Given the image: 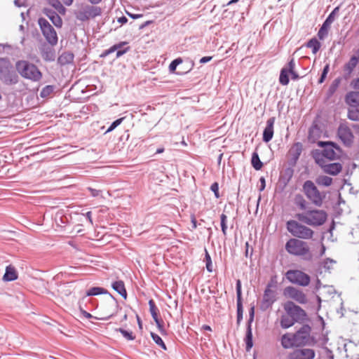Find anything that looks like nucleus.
I'll return each instance as SVG.
<instances>
[{"mask_svg": "<svg viewBox=\"0 0 359 359\" xmlns=\"http://www.w3.org/2000/svg\"><path fill=\"white\" fill-rule=\"evenodd\" d=\"M317 145L323 148V150L313 149L311 151V156L317 165L326 162L325 158L330 161L335 160L338 157L336 151H341L340 147L332 141H318Z\"/></svg>", "mask_w": 359, "mask_h": 359, "instance_id": "nucleus-1", "label": "nucleus"}, {"mask_svg": "<svg viewBox=\"0 0 359 359\" xmlns=\"http://www.w3.org/2000/svg\"><path fill=\"white\" fill-rule=\"evenodd\" d=\"M286 251L292 255L301 257L305 261H311L313 255L305 241L298 238H290L285 243Z\"/></svg>", "mask_w": 359, "mask_h": 359, "instance_id": "nucleus-2", "label": "nucleus"}, {"mask_svg": "<svg viewBox=\"0 0 359 359\" xmlns=\"http://www.w3.org/2000/svg\"><path fill=\"white\" fill-rule=\"evenodd\" d=\"M15 69L22 77L34 82L39 81L42 78V73L39 68L27 60L17 61Z\"/></svg>", "mask_w": 359, "mask_h": 359, "instance_id": "nucleus-3", "label": "nucleus"}, {"mask_svg": "<svg viewBox=\"0 0 359 359\" xmlns=\"http://www.w3.org/2000/svg\"><path fill=\"white\" fill-rule=\"evenodd\" d=\"M0 80L7 86L15 85L19 81L16 69L7 57H0Z\"/></svg>", "mask_w": 359, "mask_h": 359, "instance_id": "nucleus-4", "label": "nucleus"}, {"mask_svg": "<svg viewBox=\"0 0 359 359\" xmlns=\"http://www.w3.org/2000/svg\"><path fill=\"white\" fill-rule=\"evenodd\" d=\"M296 218L308 225L318 226L323 225L327 219V215L323 210H308L304 213H298Z\"/></svg>", "mask_w": 359, "mask_h": 359, "instance_id": "nucleus-5", "label": "nucleus"}, {"mask_svg": "<svg viewBox=\"0 0 359 359\" xmlns=\"http://www.w3.org/2000/svg\"><path fill=\"white\" fill-rule=\"evenodd\" d=\"M286 228L295 238L310 239L313 237L314 231L309 227L299 223L296 220L290 219L286 222Z\"/></svg>", "mask_w": 359, "mask_h": 359, "instance_id": "nucleus-6", "label": "nucleus"}, {"mask_svg": "<svg viewBox=\"0 0 359 359\" xmlns=\"http://www.w3.org/2000/svg\"><path fill=\"white\" fill-rule=\"evenodd\" d=\"M303 191L306 197L316 205L321 206L324 195H322L311 180H306L303 184Z\"/></svg>", "mask_w": 359, "mask_h": 359, "instance_id": "nucleus-7", "label": "nucleus"}, {"mask_svg": "<svg viewBox=\"0 0 359 359\" xmlns=\"http://www.w3.org/2000/svg\"><path fill=\"white\" fill-rule=\"evenodd\" d=\"M311 327L308 324L303 325L295 333L294 340L298 347L313 345L315 339L311 337Z\"/></svg>", "mask_w": 359, "mask_h": 359, "instance_id": "nucleus-8", "label": "nucleus"}, {"mask_svg": "<svg viewBox=\"0 0 359 359\" xmlns=\"http://www.w3.org/2000/svg\"><path fill=\"white\" fill-rule=\"evenodd\" d=\"M38 25L47 42L51 46H55L58 41L56 31L49 22L43 18H39Z\"/></svg>", "mask_w": 359, "mask_h": 359, "instance_id": "nucleus-9", "label": "nucleus"}, {"mask_svg": "<svg viewBox=\"0 0 359 359\" xmlns=\"http://www.w3.org/2000/svg\"><path fill=\"white\" fill-rule=\"evenodd\" d=\"M285 313L289 314L296 323H303L307 320L306 311L293 302L288 301L284 304Z\"/></svg>", "mask_w": 359, "mask_h": 359, "instance_id": "nucleus-10", "label": "nucleus"}, {"mask_svg": "<svg viewBox=\"0 0 359 359\" xmlns=\"http://www.w3.org/2000/svg\"><path fill=\"white\" fill-rule=\"evenodd\" d=\"M285 276L290 283L300 286H307L311 280L308 274L299 270H289Z\"/></svg>", "mask_w": 359, "mask_h": 359, "instance_id": "nucleus-11", "label": "nucleus"}, {"mask_svg": "<svg viewBox=\"0 0 359 359\" xmlns=\"http://www.w3.org/2000/svg\"><path fill=\"white\" fill-rule=\"evenodd\" d=\"M102 13V9L98 6H86L83 9L80 10L76 15V18L85 22L90 18H95Z\"/></svg>", "mask_w": 359, "mask_h": 359, "instance_id": "nucleus-12", "label": "nucleus"}, {"mask_svg": "<svg viewBox=\"0 0 359 359\" xmlns=\"http://www.w3.org/2000/svg\"><path fill=\"white\" fill-rule=\"evenodd\" d=\"M337 136L346 147H351L353 143L354 135L346 123H341L337 129Z\"/></svg>", "mask_w": 359, "mask_h": 359, "instance_id": "nucleus-13", "label": "nucleus"}, {"mask_svg": "<svg viewBox=\"0 0 359 359\" xmlns=\"http://www.w3.org/2000/svg\"><path fill=\"white\" fill-rule=\"evenodd\" d=\"M271 287L272 285L269 283L264 290L260 305V309L262 311H266L271 308L276 300L275 292L271 289Z\"/></svg>", "mask_w": 359, "mask_h": 359, "instance_id": "nucleus-14", "label": "nucleus"}, {"mask_svg": "<svg viewBox=\"0 0 359 359\" xmlns=\"http://www.w3.org/2000/svg\"><path fill=\"white\" fill-rule=\"evenodd\" d=\"M315 351L311 348L296 347L288 353L287 359H313Z\"/></svg>", "mask_w": 359, "mask_h": 359, "instance_id": "nucleus-15", "label": "nucleus"}, {"mask_svg": "<svg viewBox=\"0 0 359 359\" xmlns=\"http://www.w3.org/2000/svg\"><path fill=\"white\" fill-rule=\"evenodd\" d=\"M359 63V48L357 49L354 54L350 57L349 60L344 65V75L343 77L345 80H348L354 69Z\"/></svg>", "mask_w": 359, "mask_h": 359, "instance_id": "nucleus-16", "label": "nucleus"}, {"mask_svg": "<svg viewBox=\"0 0 359 359\" xmlns=\"http://www.w3.org/2000/svg\"><path fill=\"white\" fill-rule=\"evenodd\" d=\"M236 307H237L236 324L238 326H239L243 320V316L241 282L240 280H236Z\"/></svg>", "mask_w": 359, "mask_h": 359, "instance_id": "nucleus-17", "label": "nucleus"}, {"mask_svg": "<svg viewBox=\"0 0 359 359\" xmlns=\"http://www.w3.org/2000/svg\"><path fill=\"white\" fill-rule=\"evenodd\" d=\"M284 294L295 300L299 304H304L307 302L306 294L302 291L297 290L294 287H286L284 290Z\"/></svg>", "mask_w": 359, "mask_h": 359, "instance_id": "nucleus-18", "label": "nucleus"}, {"mask_svg": "<svg viewBox=\"0 0 359 359\" xmlns=\"http://www.w3.org/2000/svg\"><path fill=\"white\" fill-rule=\"evenodd\" d=\"M295 62L294 58H291L287 63V67H283L280 70V76H279V82L283 86L288 85L290 82L289 74L295 72Z\"/></svg>", "mask_w": 359, "mask_h": 359, "instance_id": "nucleus-19", "label": "nucleus"}, {"mask_svg": "<svg viewBox=\"0 0 359 359\" xmlns=\"http://www.w3.org/2000/svg\"><path fill=\"white\" fill-rule=\"evenodd\" d=\"M53 46L43 43L39 47V52L43 60L46 62H53L55 60V50Z\"/></svg>", "mask_w": 359, "mask_h": 359, "instance_id": "nucleus-20", "label": "nucleus"}, {"mask_svg": "<svg viewBox=\"0 0 359 359\" xmlns=\"http://www.w3.org/2000/svg\"><path fill=\"white\" fill-rule=\"evenodd\" d=\"M302 151L303 144L301 142H297L292 144L290 149L289 150V154L290 155L289 164L290 165L294 166L297 164Z\"/></svg>", "mask_w": 359, "mask_h": 359, "instance_id": "nucleus-21", "label": "nucleus"}, {"mask_svg": "<svg viewBox=\"0 0 359 359\" xmlns=\"http://www.w3.org/2000/svg\"><path fill=\"white\" fill-rule=\"evenodd\" d=\"M318 165L323 169L324 172L331 175H337L342 170V165L340 163H326V162H323Z\"/></svg>", "mask_w": 359, "mask_h": 359, "instance_id": "nucleus-22", "label": "nucleus"}, {"mask_svg": "<svg viewBox=\"0 0 359 359\" xmlns=\"http://www.w3.org/2000/svg\"><path fill=\"white\" fill-rule=\"evenodd\" d=\"M276 121L275 117L269 118L266 121V126L263 131L262 140L267 143L271 141L273 137V125Z\"/></svg>", "mask_w": 359, "mask_h": 359, "instance_id": "nucleus-23", "label": "nucleus"}, {"mask_svg": "<svg viewBox=\"0 0 359 359\" xmlns=\"http://www.w3.org/2000/svg\"><path fill=\"white\" fill-rule=\"evenodd\" d=\"M42 12L45 15H46L50 19V20L56 27H62V20L55 11L49 8H44Z\"/></svg>", "mask_w": 359, "mask_h": 359, "instance_id": "nucleus-24", "label": "nucleus"}, {"mask_svg": "<svg viewBox=\"0 0 359 359\" xmlns=\"http://www.w3.org/2000/svg\"><path fill=\"white\" fill-rule=\"evenodd\" d=\"M293 175L294 170L290 167L285 168L283 172H280L279 183L282 186V189H284L287 187L292 178Z\"/></svg>", "mask_w": 359, "mask_h": 359, "instance_id": "nucleus-25", "label": "nucleus"}, {"mask_svg": "<svg viewBox=\"0 0 359 359\" xmlns=\"http://www.w3.org/2000/svg\"><path fill=\"white\" fill-rule=\"evenodd\" d=\"M281 345L285 349L292 347H298L297 344L294 340V334L290 333H286L282 336Z\"/></svg>", "mask_w": 359, "mask_h": 359, "instance_id": "nucleus-26", "label": "nucleus"}, {"mask_svg": "<svg viewBox=\"0 0 359 359\" xmlns=\"http://www.w3.org/2000/svg\"><path fill=\"white\" fill-rule=\"evenodd\" d=\"M345 102L351 107H359V91H351L346 93Z\"/></svg>", "mask_w": 359, "mask_h": 359, "instance_id": "nucleus-27", "label": "nucleus"}, {"mask_svg": "<svg viewBox=\"0 0 359 359\" xmlns=\"http://www.w3.org/2000/svg\"><path fill=\"white\" fill-rule=\"evenodd\" d=\"M18 273L15 268L12 265H8L6 267L5 273L3 276V280L6 282L13 281L18 279Z\"/></svg>", "mask_w": 359, "mask_h": 359, "instance_id": "nucleus-28", "label": "nucleus"}, {"mask_svg": "<svg viewBox=\"0 0 359 359\" xmlns=\"http://www.w3.org/2000/svg\"><path fill=\"white\" fill-rule=\"evenodd\" d=\"M111 287L118 293L124 299H127V291L123 280H116L111 283Z\"/></svg>", "mask_w": 359, "mask_h": 359, "instance_id": "nucleus-29", "label": "nucleus"}, {"mask_svg": "<svg viewBox=\"0 0 359 359\" xmlns=\"http://www.w3.org/2000/svg\"><path fill=\"white\" fill-rule=\"evenodd\" d=\"M74 55L72 52H64L57 58V63L60 66L72 64L74 62Z\"/></svg>", "mask_w": 359, "mask_h": 359, "instance_id": "nucleus-30", "label": "nucleus"}, {"mask_svg": "<svg viewBox=\"0 0 359 359\" xmlns=\"http://www.w3.org/2000/svg\"><path fill=\"white\" fill-rule=\"evenodd\" d=\"M109 294V296L114 300H116V299L113 297V295H111L106 289H104V287H90V289H88L87 291H86V296H96V295H99V294Z\"/></svg>", "mask_w": 359, "mask_h": 359, "instance_id": "nucleus-31", "label": "nucleus"}, {"mask_svg": "<svg viewBox=\"0 0 359 359\" xmlns=\"http://www.w3.org/2000/svg\"><path fill=\"white\" fill-rule=\"evenodd\" d=\"M296 322L294 319L287 313L283 314L280 317V325L283 329H287L294 325Z\"/></svg>", "mask_w": 359, "mask_h": 359, "instance_id": "nucleus-32", "label": "nucleus"}, {"mask_svg": "<svg viewBox=\"0 0 359 359\" xmlns=\"http://www.w3.org/2000/svg\"><path fill=\"white\" fill-rule=\"evenodd\" d=\"M128 42L127 41H121L118 43L114 44L109 49L104 50L100 55V57H106L109 54L115 52L116 50L120 49L121 48L128 45Z\"/></svg>", "mask_w": 359, "mask_h": 359, "instance_id": "nucleus-33", "label": "nucleus"}, {"mask_svg": "<svg viewBox=\"0 0 359 359\" xmlns=\"http://www.w3.org/2000/svg\"><path fill=\"white\" fill-rule=\"evenodd\" d=\"M245 344V349L247 351H250L253 346V336L252 328L246 329V333L244 338Z\"/></svg>", "mask_w": 359, "mask_h": 359, "instance_id": "nucleus-34", "label": "nucleus"}, {"mask_svg": "<svg viewBox=\"0 0 359 359\" xmlns=\"http://www.w3.org/2000/svg\"><path fill=\"white\" fill-rule=\"evenodd\" d=\"M341 79L338 77L332 82L327 92V98H330L334 94L341 83Z\"/></svg>", "mask_w": 359, "mask_h": 359, "instance_id": "nucleus-35", "label": "nucleus"}, {"mask_svg": "<svg viewBox=\"0 0 359 359\" xmlns=\"http://www.w3.org/2000/svg\"><path fill=\"white\" fill-rule=\"evenodd\" d=\"M331 24L324 21L318 32V37L320 40H323L328 34V28Z\"/></svg>", "mask_w": 359, "mask_h": 359, "instance_id": "nucleus-36", "label": "nucleus"}, {"mask_svg": "<svg viewBox=\"0 0 359 359\" xmlns=\"http://www.w3.org/2000/svg\"><path fill=\"white\" fill-rule=\"evenodd\" d=\"M320 43L316 39V38H312L307 41L306 46L312 49V53L316 54L320 48Z\"/></svg>", "mask_w": 359, "mask_h": 359, "instance_id": "nucleus-37", "label": "nucleus"}, {"mask_svg": "<svg viewBox=\"0 0 359 359\" xmlns=\"http://www.w3.org/2000/svg\"><path fill=\"white\" fill-rule=\"evenodd\" d=\"M251 163L256 170H261L263 166V163L261 161L259 156L256 151L253 152L252 154Z\"/></svg>", "mask_w": 359, "mask_h": 359, "instance_id": "nucleus-38", "label": "nucleus"}, {"mask_svg": "<svg viewBox=\"0 0 359 359\" xmlns=\"http://www.w3.org/2000/svg\"><path fill=\"white\" fill-rule=\"evenodd\" d=\"M48 3L53 6L59 13L64 15L66 9L59 0H47Z\"/></svg>", "mask_w": 359, "mask_h": 359, "instance_id": "nucleus-39", "label": "nucleus"}, {"mask_svg": "<svg viewBox=\"0 0 359 359\" xmlns=\"http://www.w3.org/2000/svg\"><path fill=\"white\" fill-rule=\"evenodd\" d=\"M294 204L298 206L301 210H306L307 203L304 196L301 194H296L294 198Z\"/></svg>", "mask_w": 359, "mask_h": 359, "instance_id": "nucleus-40", "label": "nucleus"}, {"mask_svg": "<svg viewBox=\"0 0 359 359\" xmlns=\"http://www.w3.org/2000/svg\"><path fill=\"white\" fill-rule=\"evenodd\" d=\"M149 311L151 313V315L154 319V320H159L158 318V309L157 306H156V304L153 299H150L149 301Z\"/></svg>", "mask_w": 359, "mask_h": 359, "instance_id": "nucleus-41", "label": "nucleus"}, {"mask_svg": "<svg viewBox=\"0 0 359 359\" xmlns=\"http://www.w3.org/2000/svg\"><path fill=\"white\" fill-rule=\"evenodd\" d=\"M183 63L184 66V67L183 68L184 71L182 72H177V74L179 75L189 73V72H191V70L193 69L194 66V62L189 58H186L185 60H184Z\"/></svg>", "mask_w": 359, "mask_h": 359, "instance_id": "nucleus-42", "label": "nucleus"}, {"mask_svg": "<svg viewBox=\"0 0 359 359\" xmlns=\"http://www.w3.org/2000/svg\"><path fill=\"white\" fill-rule=\"evenodd\" d=\"M150 335H151V337L153 339V341L158 346H160L164 351L167 350V346H166L165 344L164 343V341H163V339H161V337L159 335H158L157 334H156L153 332H150Z\"/></svg>", "mask_w": 359, "mask_h": 359, "instance_id": "nucleus-43", "label": "nucleus"}, {"mask_svg": "<svg viewBox=\"0 0 359 359\" xmlns=\"http://www.w3.org/2000/svg\"><path fill=\"white\" fill-rule=\"evenodd\" d=\"M316 182L319 185L329 187L332 184V179L330 177L325 176V175L319 176L316 179Z\"/></svg>", "mask_w": 359, "mask_h": 359, "instance_id": "nucleus-44", "label": "nucleus"}, {"mask_svg": "<svg viewBox=\"0 0 359 359\" xmlns=\"http://www.w3.org/2000/svg\"><path fill=\"white\" fill-rule=\"evenodd\" d=\"M347 117L348 119L354 121H359V109L351 108L348 109Z\"/></svg>", "mask_w": 359, "mask_h": 359, "instance_id": "nucleus-45", "label": "nucleus"}, {"mask_svg": "<svg viewBox=\"0 0 359 359\" xmlns=\"http://www.w3.org/2000/svg\"><path fill=\"white\" fill-rule=\"evenodd\" d=\"M116 331L121 333L123 337L128 341H133L135 339V336L131 331L126 330L122 327L116 328Z\"/></svg>", "mask_w": 359, "mask_h": 359, "instance_id": "nucleus-46", "label": "nucleus"}, {"mask_svg": "<svg viewBox=\"0 0 359 359\" xmlns=\"http://www.w3.org/2000/svg\"><path fill=\"white\" fill-rule=\"evenodd\" d=\"M204 262H205L206 269L208 272H212V263L211 257L206 249H205V258Z\"/></svg>", "mask_w": 359, "mask_h": 359, "instance_id": "nucleus-47", "label": "nucleus"}, {"mask_svg": "<svg viewBox=\"0 0 359 359\" xmlns=\"http://www.w3.org/2000/svg\"><path fill=\"white\" fill-rule=\"evenodd\" d=\"M54 86L52 85H48L42 88V90L40 92V96L42 98H46L48 96H49L54 90Z\"/></svg>", "mask_w": 359, "mask_h": 359, "instance_id": "nucleus-48", "label": "nucleus"}, {"mask_svg": "<svg viewBox=\"0 0 359 359\" xmlns=\"http://www.w3.org/2000/svg\"><path fill=\"white\" fill-rule=\"evenodd\" d=\"M184 60L181 57H177L173 60L169 65V72L170 73H174L177 69V67L180 64H182Z\"/></svg>", "mask_w": 359, "mask_h": 359, "instance_id": "nucleus-49", "label": "nucleus"}, {"mask_svg": "<svg viewBox=\"0 0 359 359\" xmlns=\"http://www.w3.org/2000/svg\"><path fill=\"white\" fill-rule=\"evenodd\" d=\"M80 311L82 313V315L85 318H86L87 319H90V318H93L97 319V320H108L113 316V315H110V316H108L104 317V318H97V317L93 316L90 313H88L86 311L83 310L82 308H80Z\"/></svg>", "mask_w": 359, "mask_h": 359, "instance_id": "nucleus-50", "label": "nucleus"}, {"mask_svg": "<svg viewBox=\"0 0 359 359\" xmlns=\"http://www.w3.org/2000/svg\"><path fill=\"white\" fill-rule=\"evenodd\" d=\"M226 222H227V216L225 214L222 213L220 215V224H221V229H222V233L224 234V236H226V231H227Z\"/></svg>", "mask_w": 359, "mask_h": 359, "instance_id": "nucleus-51", "label": "nucleus"}, {"mask_svg": "<svg viewBox=\"0 0 359 359\" xmlns=\"http://www.w3.org/2000/svg\"><path fill=\"white\" fill-rule=\"evenodd\" d=\"M124 118H125L124 117H122V118H119L115 120L114 121H113L111 123V125L109 126V127L107 128V130H106L105 133H110V132L113 131L116 127H118L123 122Z\"/></svg>", "mask_w": 359, "mask_h": 359, "instance_id": "nucleus-52", "label": "nucleus"}, {"mask_svg": "<svg viewBox=\"0 0 359 359\" xmlns=\"http://www.w3.org/2000/svg\"><path fill=\"white\" fill-rule=\"evenodd\" d=\"M339 11V6H337L336 8H334V10L328 15V16L325 19V21H327L330 24H332L334 22L335 19V15L338 13Z\"/></svg>", "mask_w": 359, "mask_h": 359, "instance_id": "nucleus-53", "label": "nucleus"}, {"mask_svg": "<svg viewBox=\"0 0 359 359\" xmlns=\"http://www.w3.org/2000/svg\"><path fill=\"white\" fill-rule=\"evenodd\" d=\"M336 263V261L332 259H330V258H327L325 259L323 262V267L327 270V271H330L332 268V264H335Z\"/></svg>", "mask_w": 359, "mask_h": 359, "instance_id": "nucleus-54", "label": "nucleus"}, {"mask_svg": "<svg viewBox=\"0 0 359 359\" xmlns=\"http://www.w3.org/2000/svg\"><path fill=\"white\" fill-rule=\"evenodd\" d=\"M210 190L214 193L216 198H219L220 197L219 193V184L217 182H214L210 186Z\"/></svg>", "mask_w": 359, "mask_h": 359, "instance_id": "nucleus-55", "label": "nucleus"}, {"mask_svg": "<svg viewBox=\"0 0 359 359\" xmlns=\"http://www.w3.org/2000/svg\"><path fill=\"white\" fill-rule=\"evenodd\" d=\"M130 49V46H127V47H122L120 49H118L116 50V58H118L120 57L121 56L123 55L124 54H126V53H128Z\"/></svg>", "mask_w": 359, "mask_h": 359, "instance_id": "nucleus-56", "label": "nucleus"}, {"mask_svg": "<svg viewBox=\"0 0 359 359\" xmlns=\"http://www.w3.org/2000/svg\"><path fill=\"white\" fill-rule=\"evenodd\" d=\"M154 322L156 323V325L159 332H161V334H166V331H165V330L163 327V320L159 319V320H155Z\"/></svg>", "mask_w": 359, "mask_h": 359, "instance_id": "nucleus-57", "label": "nucleus"}, {"mask_svg": "<svg viewBox=\"0 0 359 359\" xmlns=\"http://www.w3.org/2000/svg\"><path fill=\"white\" fill-rule=\"evenodd\" d=\"M86 190H88L90 195L93 196V197H97L99 196L101 193H102V191L101 190H99V189H93L92 187H87L86 188Z\"/></svg>", "mask_w": 359, "mask_h": 359, "instance_id": "nucleus-58", "label": "nucleus"}, {"mask_svg": "<svg viewBox=\"0 0 359 359\" xmlns=\"http://www.w3.org/2000/svg\"><path fill=\"white\" fill-rule=\"evenodd\" d=\"M351 86L355 90H359V77L354 79L350 83Z\"/></svg>", "mask_w": 359, "mask_h": 359, "instance_id": "nucleus-59", "label": "nucleus"}, {"mask_svg": "<svg viewBox=\"0 0 359 359\" xmlns=\"http://www.w3.org/2000/svg\"><path fill=\"white\" fill-rule=\"evenodd\" d=\"M259 182H260V187L259 188V191H262L264 190L265 187H266V180H265V178L264 177H261L259 178Z\"/></svg>", "mask_w": 359, "mask_h": 359, "instance_id": "nucleus-60", "label": "nucleus"}, {"mask_svg": "<svg viewBox=\"0 0 359 359\" xmlns=\"http://www.w3.org/2000/svg\"><path fill=\"white\" fill-rule=\"evenodd\" d=\"M14 4L18 7L26 6V0H14Z\"/></svg>", "mask_w": 359, "mask_h": 359, "instance_id": "nucleus-61", "label": "nucleus"}, {"mask_svg": "<svg viewBox=\"0 0 359 359\" xmlns=\"http://www.w3.org/2000/svg\"><path fill=\"white\" fill-rule=\"evenodd\" d=\"M212 57L211 56H205L201 58L200 63L205 64L210 62L212 60Z\"/></svg>", "mask_w": 359, "mask_h": 359, "instance_id": "nucleus-62", "label": "nucleus"}, {"mask_svg": "<svg viewBox=\"0 0 359 359\" xmlns=\"http://www.w3.org/2000/svg\"><path fill=\"white\" fill-rule=\"evenodd\" d=\"M84 215L86 216V219L90 222V224H93L92 212L90 211H88Z\"/></svg>", "mask_w": 359, "mask_h": 359, "instance_id": "nucleus-63", "label": "nucleus"}, {"mask_svg": "<svg viewBox=\"0 0 359 359\" xmlns=\"http://www.w3.org/2000/svg\"><path fill=\"white\" fill-rule=\"evenodd\" d=\"M117 21L119 23L123 25V24H126L128 22V18L126 16L123 15V16L118 18Z\"/></svg>", "mask_w": 359, "mask_h": 359, "instance_id": "nucleus-64", "label": "nucleus"}]
</instances>
